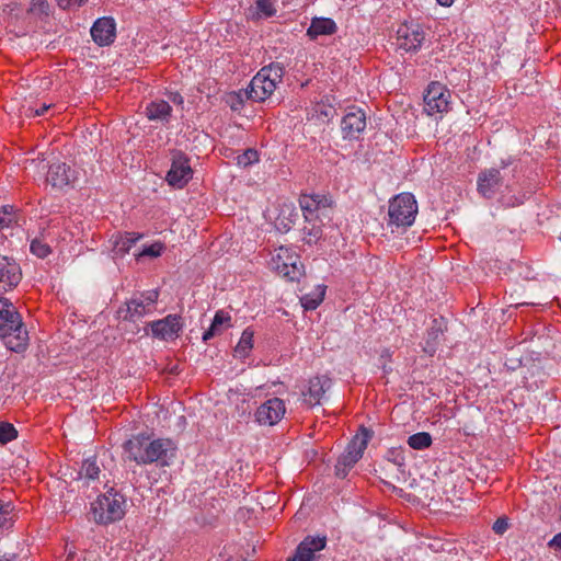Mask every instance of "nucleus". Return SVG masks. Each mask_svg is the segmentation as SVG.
Returning a JSON list of instances; mask_svg holds the SVG:
<instances>
[{"label": "nucleus", "mask_w": 561, "mask_h": 561, "mask_svg": "<svg viewBox=\"0 0 561 561\" xmlns=\"http://www.w3.org/2000/svg\"><path fill=\"white\" fill-rule=\"evenodd\" d=\"M307 236L305 237V240L307 243H312V242H316L317 240H319L321 238V234H322V230L320 229V227H312L308 232H306Z\"/></svg>", "instance_id": "nucleus-39"}, {"label": "nucleus", "mask_w": 561, "mask_h": 561, "mask_svg": "<svg viewBox=\"0 0 561 561\" xmlns=\"http://www.w3.org/2000/svg\"><path fill=\"white\" fill-rule=\"evenodd\" d=\"M504 179L495 168L482 170L477 180V190L484 198H492L503 186Z\"/></svg>", "instance_id": "nucleus-15"}, {"label": "nucleus", "mask_w": 561, "mask_h": 561, "mask_svg": "<svg viewBox=\"0 0 561 561\" xmlns=\"http://www.w3.org/2000/svg\"><path fill=\"white\" fill-rule=\"evenodd\" d=\"M370 438L366 428L362 430L347 445L345 451L337 458L335 463V476L344 479L354 465L362 458Z\"/></svg>", "instance_id": "nucleus-7"}, {"label": "nucleus", "mask_w": 561, "mask_h": 561, "mask_svg": "<svg viewBox=\"0 0 561 561\" xmlns=\"http://www.w3.org/2000/svg\"><path fill=\"white\" fill-rule=\"evenodd\" d=\"M492 529L495 534L502 535L508 529V518L507 517H499L493 524Z\"/></svg>", "instance_id": "nucleus-38"}, {"label": "nucleus", "mask_w": 561, "mask_h": 561, "mask_svg": "<svg viewBox=\"0 0 561 561\" xmlns=\"http://www.w3.org/2000/svg\"><path fill=\"white\" fill-rule=\"evenodd\" d=\"M0 336L10 351L20 353L27 346L28 335L13 304L0 296Z\"/></svg>", "instance_id": "nucleus-2"}, {"label": "nucleus", "mask_w": 561, "mask_h": 561, "mask_svg": "<svg viewBox=\"0 0 561 561\" xmlns=\"http://www.w3.org/2000/svg\"><path fill=\"white\" fill-rule=\"evenodd\" d=\"M325 294L324 287H318L313 295H304L300 298L301 305L306 310H314L323 300Z\"/></svg>", "instance_id": "nucleus-30"}, {"label": "nucleus", "mask_w": 561, "mask_h": 561, "mask_svg": "<svg viewBox=\"0 0 561 561\" xmlns=\"http://www.w3.org/2000/svg\"><path fill=\"white\" fill-rule=\"evenodd\" d=\"M417 214V202L413 194L401 193L389 201L388 225L407 228L413 225Z\"/></svg>", "instance_id": "nucleus-4"}, {"label": "nucleus", "mask_w": 561, "mask_h": 561, "mask_svg": "<svg viewBox=\"0 0 561 561\" xmlns=\"http://www.w3.org/2000/svg\"><path fill=\"white\" fill-rule=\"evenodd\" d=\"M172 101L175 103H182L183 99L180 94H175L174 98H172Z\"/></svg>", "instance_id": "nucleus-44"}, {"label": "nucleus", "mask_w": 561, "mask_h": 561, "mask_svg": "<svg viewBox=\"0 0 561 561\" xmlns=\"http://www.w3.org/2000/svg\"><path fill=\"white\" fill-rule=\"evenodd\" d=\"M299 204L306 220H311L321 207L328 206V199L321 195H301Z\"/></svg>", "instance_id": "nucleus-22"}, {"label": "nucleus", "mask_w": 561, "mask_h": 561, "mask_svg": "<svg viewBox=\"0 0 561 561\" xmlns=\"http://www.w3.org/2000/svg\"><path fill=\"white\" fill-rule=\"evenodd\" d=\"M48 108H49V105L44 104V105H42L39 108H37V110L35 111V114H34V115H35V116H42V115H44V114L47 112V110H48Z\"/></svg>", "instance_id": "nucleus-42"}, {"label": "nucleus", "mask_w": 561, "mask_h": 561, "mask_svg": "<svg viewBox=\"0 0 561 561\" xmlns=\"http://www.w3.org/2000/svg\"><path fill=\"white\" fill-rule=\"evenodd\" d=\"M259 161V153L255 149H247L237 157V164L247 168Z\"/></svg>", "instance_id": "nucleus-32"}, {"label": "nucleus", "mask_w": 561, "mask_h": 561, "mask_svg": "<svg viewBox=\"0 0 561 561\" xmlns=\"http://www.w3.org/2000/svg\"><path fill=\"white\" fill-rule=\"evenodd\" d=\"M252 347H253V331H251L250 329H245L242 332L240 341L234 348V353L238 357H245V356H248V354L252 350Z\"/></svg>", "instance_id": "nucleus-27"}, {"label": "nucleus", "mask_w": 561, "mask_h": 561, "mask_svg": "<svg viewBox=\"0 0 561 561\" xmlns=\"http://www.w3.org/2000/svg\"><path fill=\"white\" fill-rule=\"evenodd\" d=\"M75 171L65 162H55L49 165L46 181L57 188H62L75 181Z\"/></svg>", "instance_id": "nucleus-19"}, {"label": "nucleus", "mask_w": 561, "mask_h": 561, "mask_svg": "<svg viewBox=\"0 0 561 561\" xmlns=\"http://www.w3.org/2000/svg\"><path fill=\"white\" fill-rule=\"evenodd\" d=\"M147 327L151 329L153 337L162 341H173L180 335L183 322L180 316L168 314L163 319L149 322Z\"/></svg>", "instance_id": "nucleus-12"}, {"label": "nucleus", "mask_w": 561, "mask_h": 561, "mask_svg": "<svg viewBox=\"0 0 561 561\" xmlns=\"http://www.w3.org/2000/svg\"><path fill=\"white\" fill-rule=\"evenodd\" d=\"M193 176V170L190 165L188 157L180 151L172 152V163L169 172L167 173V181L170 185L183 187Z\"/></svg>", "instance_id": "nucleus-11"}, {"label": "nucleus", "mask_w": 561, "mask_h": 561, "mask_svg": "<svg viewBox=\"0 0 561 561\" xmlns=\"http://www.w3.org/2000/svg\"><path fill=\"white\" fill-rule=\"evenodd\" d=\"M124 449L128 459L138 465L158 462L160 466H169L175 456L176 446L169 438H157L137 435L124 443Z\"/></svg>", "instance_id": "nucleus-1"}, {"label": "nucleus", "mask_w": 561, "mask_h": 561, "mask_svg": "<svg viewBox=\"0 0 561 561\" xmlns=\"http://www.w3.org/2000/svg\"><path fill=\"white\" fill-rule=\"evenodd\" d=\"M115 21L112 18H101L94 22L91 27V36L93 41L100 45L105 46L114 42L115 38Z\"/></svg>", "instance_id": "nucleus-18"}, {"label": "nucleus", "mask_w": 561, "mask_h": 561, "mask_svg": "<svg viewBox=\"0 0 561 561\" xmlns=\"http://www.w3.org/2000/svg\"><path fill=\"white\" fill-rule=\"evenodd\" d=\"M253 19H268L276 14L273 0H257L255 2Z\"/></svg>", "instance_id": "nucleus-28"}, {"label": "nucleus", "mask_w": 561, "mask_h": 561, "mask_svg": "<svg viewBox=\"0 0 561 561\" xmlns=\"http://www.w3.org/2000/svg\"><path fill=\"white\" fill-rule=\"evenodd\" d=\"M449 91L439 82H431L424 94V111L427 115L444 113L449 110Z\"/></svg>", "instance_id": "nucleus-10"}, {"label": "nucleus", "mask_w": 561, "mask_h": 561, "mask_svg": "<svg viewBox=\"0 0 561 561\" xmlns=\"http://www.w3.org/2000/svg\"><path fill=\"white\" fill-rule=\"evenodd\" d=\"M425 39V33L419 23L404 22L397 30V45L400 49L416 51Z\"/></svg>", "instance_id": "nucleus-9"}, {"label": "nucleus", "mask_w": 561, "mask_h": 561, "mask_svg": "<svg viewBox=\"0 0 561 561\" xmlns=\"http://www.w3.org/2000/svg\"><path fill=\"white\" fill-rule=\"evenodd\" d=\"M159 291L153 289L141 293L127 300L117 310V317L124 321L137 322L156 310Z\"/></svg>", "instance_id": "nucleus-5"}, {"label": "nucleus", "mask_w": 561, "mask_h": 561, "mask_svg": "<svg viewBox=\"0 0 561 561\" xmlns=\"http://www.w3.org/2000/svg\"><path fill=\"white\" fill-rule=\"evenodd\" d=\"M437 2L443 7H450L454 0H437Z\"/></svg>", "instance_id": "nucleus-43"}, {"label": "nucleus", "mask_w": 561, "mask_h": 561, "mask_svg": "<svg viewBox=\"0 0 561 561\" xmlns=\"http://www.w3.org/2000/svg\"><path fill=\"white\" fill-rule=\"evenodd\" d=\"M21 279L20 265L13 259L0 254V294L14 289Z\"/></svg>", "instance_id": "nucleus-13"}, {"label": "nucleus", "mask_w": 561, "mask_h": 561, "mask_svg": "<svg viewBox=\"0 0 561 561\" xmlns=\"http://www.w3.org/2000/svg\"><path fill=\"white\" fill-rule=\"evenodd\" d=\"M13 507L11 503H4L0 500V527L7 526V524L11 520V513Z\"/></svg>", "instance_id": "nucleus-36"}, {"label": "nucleus", "mask_w": 561, "mask_h": 561, "mask_svg": "<svg viewBox=\"0 0 561 561\" xmlns=\"http://www.w3.org/2000/svg\"><path fill=\"white\" fill-rule=\"evenodd\" d=\"M124 499L117 493L103 494L92 503V517L98 524H110L123 518Z\"/></svg>", "instance_id": "nucleus-6"}, {"label": "nucleus", "mask_w": 561, "mask_h": 561, "mask_svg": "<svg viewBox=\"0 0 561 561\" xmlns=\"http://www.w3.org/2000/svg\"><path fill=\"white\" fill-rule=\"evenodd\" d=\"M172 107L167 101H152L146 107V115L150 121H160L168 123L170 121Z\"/></svg>", "instance_id": "nucleus-25"}, {"label": "nucleus", "mask_w": 561, "mask_h": 561, "mask_svg": "<svg viewBox=\"0 0 561 561\" xmlns=\"http://www.w3.org/2000/svg\"><path fill=\"white\" fill-rule=\"evenodd\" d=\"M87 0H57L58 5L61 9H69L71 7H80L84 4Z\"/></svg>", "instance_id": "nucleus-40"}, {"label": "nucleus", "mask_w": 561, "mask_h": 561, "mask_svg": "<svg viewBox=\"0 0 561 561\" xmlns=\"http://www.w3.org/2000/svg\"><path fill=\"white\" fill-rule=\"evenodd\" d=\"M0 561H10V560L5 559V558H0Z\"/></svg>", "instance_id": "nucleus-46"}, {"label": "nucleus", "mask_w": 561, "mask_h": 561, "mask_svg": "<svg viewBox=\"0 0 561 561\" xmlns=\"http://www.w3.org/2000/svg\"><path fill=\"white\" fill-rule=\"evenodd\" d=\"M432 436L427 432H420L408 438V445L415 450H423L432 445Z\"/></svg>", "instance_id": "nucleus-29"}, {"label": "nucleus", "mask_w": 561, "mask_h": 561, "mask_svg": "<svg viewBox=\"0 0 561 561\" xmlns=\"http://www.w3.org/2000/svg\"><path fill=\"white\" fill-rule=\"evenodd\" d=\"M101 468L98 463L96 457L88 458L82 462L79 474L89 481H95L99 479Z\"/></svg>", "instance_id": "nucleus-26"}, {"label": "nucleus", "mask_w": 561, "mask_h": 561, "mask_svg": "<svg viewBox=\"0 0 561 561\" xmlns=\"http://www.w3.org/2000/svg\"><path fill=\"white\" fill-rule=\"evenodd\" d=\"M332 111H333V108L331 107L329 111H323V112H321V113H322L323 115H325V116H329V115H330V112H332Z\"/></svg>", "instance_id": "nucleus-45"}, {"label": "nucleus", "mask_w": 561, "mask_h": 561, "mask_svg": "<svg viewBox=\"0 0 561 561\" xmlns=\"http://www.w3.org/2000/svg\"><path fill=\"white\" fill-rule=\"evenodd\" d=\"M15 221L13 206H3L0 208V229L10 227Z\"/></svg>", "instance_id": "nucleus-33"}, {"label": "nucleus", "mask_w": 561, "mask_h": 561, "mask_svg": "<svg viewBox=\"0 0 561 561\" xmlns=\"http://www.w3.org/2000/svg\"><path fill=\"white\" fill-rule=\"evenodd\" d=\"M336 24L332 19L314 18L307 30V35L314 39L320 35H332L336 32Z\"/></svg>", "instance_id": "nucleus-23"}, {"label": "nucleus", "mask_w": 561, "mask_h": 561, "mask_svg": "<svg viewBox=\"0 0 561 561\" xmlns=\"http://www.w3.org/2000/svg\"><path fill=\"white\" fill-rule=\"evenodd\" d=\"M325 537L307 536L286 561H314V553L325 548Z\"/></svg>", "instance_id": "nucleus-16"}, {"label": "nucleus", "mask_w": 561, "mask_h": 561, "mask_svg": "<svg viewBox=\"0 0 561 561\" xmlns=\"http://www.w3.org/2000/svg\"><path fill=\"white\" fill-rule=\"evenodd\" d=\"M31 252L39 259H45L51 253L50 245L42 238H35L30 245Z\"/></svg>", "instance_id": "nucleus-31"}, {"label": "nucleus", "mask_w": 561, "mask_h": 561, "mask_svg": "<svg viewBox=\"0 0 561 561\" xmlns=\"http://www.w3.org/2000/svg\"><path fill=\"white\" fill-rule=\"evenodd\" d=\"M140 233L124 232L118 233L113 241V255L114 257H122L127 254L131 247L141 238Z\"/></svg>", "instance_id": "nucleus-21"}, {"label": "nucleus", "mask_w": 561, "mask_h": 561, "mask_svg": "<svg viewBox=\"0 0 561 561\" xmlns=\"http://www.w3.org/2000/svg\"><path fill=\"white\" fill-rule=\"evenodd\" d=\"M298 255L286 247L276 249L271 259L272 268L289 282L298 280L302 275V265H298Z\"/></svg>", "instance_id": "nucleus-8"}, {"label": "nucleus", "mask_w": 561, "mask_h": 561, "mask_svg": "<svg viewBox=\"0 0 561 561\" xmlns=\"http://www.w3.org/2000/svg\"><path fill=\"white\" fill-rule=\"evenodd\" d=\"M286 412L285 403L279 398H272L262 403L256 412L255 420L261 425H275L277 424L284 416Z\"/></svg>", "instance_id": "nucleus-14"}, {"label": "nucleus", "mask_w": 561, "mask_h": 561, "mask_svg": "<svg viewBox=\"0 0 561 561\" xmlns=\"http://www.w3.org/2000/svg\"><path fill=\"white\" fill-rule=\"evenodd\" d=\"M163 250V245L161 243H153L149 247H146L140 253L137 254L138 257L140 256H151V257H158L161 255Z\"/></svg>", "instance_id": "nucleus-37"}, {"label": "nucleus", "mask_w": 561, "mask_h": 561, "mask_svg": "<svg viewBox=\"0 0 561 561\" xmlns=\"http://www.w3.org/2000/svg\"><path fill=\"white\" fill-rule=\"evenodd\" d=\"M49 3L47 0H31L28 13L37 15H48Z\"/></svg>", "instance_id": "nucleus-35"}, {"label": "nucleus", "mask_w": 561, "mask_h": 561, "mask_svg": "<svg viewBox=\"0 0 561 561\" xmlns=\"http://www.w3.org/2000/svg\"><path fill=\"white\" fill-rule=\"evenodd\" d=\"M549 547L561 549V531L557 534L550 541Z\"/></svg>", "instance_id": "nucleus-41"}, {"label": "nucleus", "mask_w": 561, "mask_h": 561, "mask_svg": "<svg viewBox=\"0 0 561 561\" xmlns=\"http://www.w3.org/2000/svg\"><path fill=\"white\" fill-rule=\"evenodd\" d=\"M330 387L331 379L325 375L310 378L308 382V390L302 391L305 402L308 403L309 407L319 404L323 394L330 389Z\"/></svg>", "instance_id": "nucleus-20"}, {"label": "nucleus", "mask_w": 561, "mask_h": 561, "mask_svg": "<svg viewBox=\"0 0 561 561\" xmlns=\"http://www.w3.org/2000/svg\"><path fill=\"white\" fill-rule=\"evenodd\" d=\"M341 127L345 137L357 138L366 127L365 112L357 107H351L344 115Z\"/></svg>", "instance_id": "nucleus-17"}, {"label": "nucleus", "mask_w": 561, "mask_h": 561, "mask_svg": "<svg viewBox=\"0 0 561 561\" xmlns=\"http://www.w3.org/2000/svg\"><path fill=\"white\" fill-rule=\"evenodd\" d=\"M284 73L285 68L279 62H272L260 69L247 89L248 99L255 102L267 100L275 91L277 84L282 82Z\"/></svg>", "instance_id": "nucleus-3"}, {"label": "nucleus", "mask_w": 561, "mask_h": 561, "mask_svg": "<svg viewBox=\"0 0 561 561\" xmlns=\"http://www.w3.org/2000/svg\"><path fill=\"white\" fill-rule=\"evenodd\" d=\"M230 321L231 317L228 312L224 310H218L215 313L210 327L204 332L203 341L207 342L210 339L215 337L216 335L221 334L224 332L225 327H230Z\"/></svg>", "instance_id": "nucleus-24"}, {"label": "nucleus", "mask_w": 561, "mask_h": 561, "mask_svg": "<svg viewBox=\"0 0 561 561\" xmlns=\"http://www.w3.org/2000/svg\"><path fill=\"white\" fill-rule=\"evenodd\" d=\"M16 430L10 423H0V442L2 444L9 443L16 437Z\"/></svg>", "instance_id": "nucleus-34"}]
</instances>
